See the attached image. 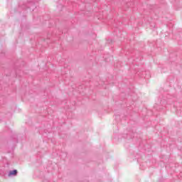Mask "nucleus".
I'll list each match as a JSON object with an SVG mask.
<instances>
[{"label":"nucleus","instance_id":"nucleus-1","mask_svg":"<svg viewBox=\"0 0 182 182\" xmlns=\"http://www.w3.org/2000/svg\"><path fill=\"white\" fill-rule=\"evenodd\" d=\"M8 176L9 177H15L16 176H18V170L14 169L9 171Z\"/></svg>","mask_w":182,"mask_h":182}]
</instances>
